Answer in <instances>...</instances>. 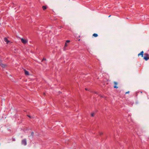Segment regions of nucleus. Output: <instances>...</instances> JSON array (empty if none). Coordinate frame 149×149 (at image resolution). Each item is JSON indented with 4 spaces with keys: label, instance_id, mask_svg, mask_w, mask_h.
Instances as JSON below:
<instances>
[{
    "label": "nucleus",
    "instance_id": "f257e3e1",
    "mask_svg": "<svg viewBox=\"0 0 149 149\" xmlns=\"http://www.w3.org/2000/svg\"><path fill=\"white\" fill-rule=\"evenodd\" d=\"M143 59L145 61H147L149 59V55L147 53H145L144 54V56L143 57Z\"/></svg>",
    "mask_w": 149,
    "mask_h": 149
},
{
    "label": "nucleus",
    "instance_id": "f03ea898",
    "mask_svg": "<svg viewBox=\"0 0 149 149\" xmlns=\"http://www.w3.org/2000/svg\"><path fill=\"white\" fill-rule=\"evenodd\" d=\"M21 143L22 145H24V146L26 145L27 144L26 139H23Z\"/></svg>",
    "mask_w": 149,
    "mask_h": 149
},
{
    "label": "nucleus",
    "instance_id": "7ed1b4c3",
    "mask_svg": "<svg viewBox=\"0 0 149 149\" xmlns=\"http://www.w3.org/2000/svg\"><path fill=\"white\" fill-rule=\"evenodd\" d=\"M143 51H142L140 53L138 54V56H139L141 55L142 57H143Z\"/></svg>",
    "mask_w": 149,
    "mask_h": 149
},
{
    "label": "nucleus",
    "instance_id": "20e7f679",
    "mask_svg": "<svg viewBox=\"0 0 149 149\" xmlns=\"http://www.w3.org/2000/svg\"><path fill=\"white\" fill-rule=\"evenodd\" d=\"M24 71L25 74L26 75H29V72L28 71H27L25 69H24Z\"/></svg>",
    "mask_w": 149,
    "mask_h": 149
},
{
    "label": "nucleus",
    "instance_id": "39448f33",
    "mask_svg": "<svg viewBox=\"0 0 149 149\" xmlns=\"http://www.w3.org/2000/svg\"><path fill=\"white\" fill-rule=\"evenodd\" d=\"M21 42L24 44H25L27 42V41L26 40L24 39L23 38H22L21 39Z\"/></svg>",
    "mask_w": 149,
    "mask_h": 149
},
{
    "label": "nucleus",
    "instance_id": "423d86ee",
    "mask_svg": "<svg viewBox=\"0 0 149 149\" xmlns=\"http://www.w3.org/2000/svg\"><path fill=\"white\" fill-rule=\"evenodd\" d=\"M0 65L3 68H4L6 66V65L3 64L2 63H0Z\"/></svg>",
    "mask_w": 149,
    "mask_h": 149
},
{
    "label": "nucleus",
    "instance_id": "0eeeda50",
    "mask_svg": "<svg viewBox=\"0 0 149 149\" xmlns=\"http://www.w3.org/2000/svg\"><path fill=\"white\" fill-rule=\"evenodd\" d=\"M114 84H115V85L113 87L114 88H117L118 87L116 86V85L117 84V83L116 82H114Z\"/></svg>",
    "mask_w": 149,
    "mask_h": 149
},
{
    "label": "nucleus",
    "instance_id": "6e6552de",
    "mask_svg": "<svg viewBox=\"0 0 149 149\" xmlns=\"http://www.w3.org/2000/svg\"><path fill=\"white\" fill-rule=\"evenodd\" d=\"M42 8L43 10H45L47 9V7L46 6H42Z\"/></svg>",
    "mask_w": 149,
    "mask_h": 149
},
{
    "label": "nucleus",
    "instance_id": "1a4fd4ad",
    "mask_svg": "<svg viewBox=\"0 0 149 149\" xmlns=\"http://www.w3.org/2000/svg\"><path fill=\"white\" fill-rule=\"evenodd\" d=\"M93 36H94V37H96L98 36V35L96 33H94L93 35Z\"/></svg>",
    "mask_w": 149,
    "mask_h": 149
},
{
    "label": "nucleus",
    "instance_id": "9d476101",
    "mask_svg": "<svg viewBox=\"0 0 149 149\" xmlns=\"http://www.w3.org/2000/svg\"><path fill=\"white\" fill-rule=\"evenodd\" d=\"M68 46L67 45V43L66 42H65V45L63 47V49L64 50H65V47Z\"/></svg>",
    "mask_w": 149,
    "mask_h": 149
},
{
    "label": "nucleus",
    "instance_id": "9b49d317",
    "mask_svg": "<svg viewBox=\"0 0 149 149\" xmlns=\"http://www.w3.org/2000/svg\"><path fill=\"white\" fill-rule=\"evenodd\" d=\"M46 58H44L42 60L41 62H42L43 61H46Z\"/></svg>",
    "mask_w": 149,
    "mask_h": 149
},
{
    "label": "nucleus",
    "instance_id": "f8f14e48",
    "mask_svg": "<svg viewBox=\"0 0 149 149\" xmlns=\"http://www.w3.org/2000/svg\"><path fill=\"white\" fill-rule=\"evenodd\" d=\"M34 135V133L33 132H32L31 133V135L32 136H33Z\"/></svg>",
    "mask_w": 149,
    "mask_h": 149
},
{
    "label": "nucleus",
    "instance_id": "ddd939ff",
    "mask_svg": "<svg viewBox=\"0 0 149 149\" xmlns=\"http://www.w3.org/2000/svg\"><path fill=\"white\" fill-rule=\"evenodd\" d=\"M12 141H15V139L14 138H12Z\"/></svg>",
    "mask_w": 149,
    "mask_h": 149
},
{
    "label": "nucleus",
    "instance_id": "4468645a",
    "mask_svg": "<svg viewBox=\"0 0 149 149\" xmlns=\"http://www.w3.org/2000/svg\"><path fill=\"white\" fill-rule=\"evenodd\" d=\"M91 116H92V117H93L94 116V113H92L91 114Z\"/></svg>",
    "mask_w": 149,
    "mask_h": 149
},
{
    "label": "nucleus",
    "instance_id": "2eb2a0df",
    "mask_svg": "<svg viewBox=\"0 0 149 149\" xmlns=\"http://www.w3.org/2000/svg\"><path fill=\"white\" fill-rule=\"evenodd\" d=\"M70 42V41L69 40H67L66 41V42L67 43V42L68 43V42Z\"/></svg>",
    "mask_w": 149,
    "mask_h": 149
},
{
    "label": "nucleus",
    "instance_id": "dca6fc26",
    "mask_svg": "<svg viewBox=\"0 0 149 149\" xmlns=\"http://www.w3.org/2000/svg\"><path fill=\"white\" fill-rule=\"evenodd\" d=\"M129 93V91H128L126 92L125 93V94H127V93Z\"/></svg>",
    "mask_w": 149,
    "mask_h": 149
},
{
    "label": "nucleus",
    "instance_id": "f3484780",
    "mask_svg": "<svg viewBox=\"0 0 149 149\" xmlns=\"http://www.w3.org/2000/svg\"><path fill=\"white\" fill-rule=\"evenodd\" d=\"M100 135H101L102 134V133H100Z\"/></svg>",
    "mask_w": 149,
    "mask_h": 149
},
{
    "label": "nucleus",
    "instance_id": "a211bd4d",
    "mask_svg": "<svg viewBox=\"0 0 149 149\" xmlns=\"http://www.w3.org/2000/svg\"><path fill=\"white\" fill-rule=\"evenodd\" d=\"M27 116H28L29 118H31V116H29H29L27 115Z\"/></svg>",
    "mask_w": 149,
    "mask_h": 149
},
{
    "label": "nucleus",
    "instance_id": "6ab92c4d",
    "mask_svg": "<svg viewBox=\"0 0 149 149\" xmlns=\"http://www.w3.org/2000/svg\"><path fill=\"white\" fill-rule=\"evenodd\" d=\"M111 16V15H109V17H110V16Z\"/></svg>",
    "mask_w": 149,
    "mask_h": 149
},
{
    "label": "nucleus",
    "instance_id": "aec40b11",
    "mask_svg": "<svg viewBox=\"0 0 149 149\" xmlns=\"http://www.w3.org/2000/svg\"><path fill=\"white\" fill-rule=\"evenodd\" d=\"M5 40H7V39H6V38H5V41H6Z\"/></svg>",
    "mask_w": 149,
    "mask_h": 149
},
{
    "label": "nucleus",
    "instance_id": "412c9836",
    "mask_svg": "<svg viewBox=\"0 0 149 149\" xmlns=\"http://www.w3.org/2000/svg\"><path fill=\"white\" fill-rule=\"evenodd\" d=\"M85 89L86 90H87V88H85Z\"/></svg>",
    "mask_w": 149,
    "mask_h": 149
},
{
    "label": "nucleus",
    "instance_id": "4be33fe9",
    "mask_svg": "<svg viewBox=\"0 0 149 149\" xmlns=\"http://www.w3.org/2000/svg\"><path fill=\"white\" fill-rule=\"evenodd\" d=\"M141 93H142V92L141 91Z\"/></svg>",
    "mask_w": 149,
    "mask_h": 149
},
{
    "label": "nucleus",
    "instance_id": "5701e85b",
    "mask_svg": "<svg viewBox=\"0 0 149 149\" xmlns=\"http://www.w3.org/2000/svg\"><path fill=\"white\" fill-rule=\"evenodd\" d=\"M80 36H79V37L80 38Z\"/></svg>",
    "mask_w": 149,
    "mask_h": 149
}]
</instances>
